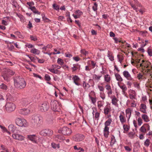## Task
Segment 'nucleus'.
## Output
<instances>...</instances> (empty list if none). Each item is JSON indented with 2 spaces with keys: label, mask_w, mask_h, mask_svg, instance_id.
Returning a JSON list of instances; mask_svg holds the SVG:
<instances>
[{
  "label": "nucleus",
  "mask_w": 152,
  "mask_h": 152,
  "mask_svg": "<svg viewBox=\"0 0 152 152\" xmlns=\"http://www.w3.org/2000/svg\"><path fill=\"white\" fill-rule=\"evenodd\" d=\"M58 132L62 133L64 135H68L72 132V130L66 126H64L58 130Z\"/></svg>",
  "instance_id": "obj_4"
},
{
  "label": "nucleus",
  "mask_w": 152,
  "mask_h": 152,
  "mask_svg": "<svg viewBox=\"0 0 152 152\" xmlns=\"http://www.w3.org/2000/svg\"><path fill=\"white\" fill-rule=\"evenodd\" d=\"M47 122L49 124H51L53 123V121L52 119L47 120Z\"/></svg>",
  "instance_id": "obj_56"
},
{
  "label": "nucleus",
  "mask_w": 152,
  "mask_h": 152,
  "mask_svg": "<svg viewBox=\"0 0 152 152\" xmlns=\"http://www.w3.org/2000/svg\"><path fill=\"white\" fill-rule=\"evenodd\" d=\"M42 19L45 22H48L50 21V20L45 16L44 14H42Z\"/></svg>",
  "instance_id": "obj_29"
},
{
  "label": "nucleus",
  "mask_w": 152,
  "mask_h": 152,
  "mask_svg": "<svg viewBox=\"0 0 152 152\" xmlns=\"http://www.w3.org/2000/svg\"><path fill=\"white\" fill-rule=\"evenodd\" d=\"M51 145L52 148H60L59 144H55V143L52 142L51 143Z\"/></svg>",
  "instance_id": "obj_26"
},
{
  "label": "nucleus",
  "mask_w": 152,
  "mask_h": 152,
  "mask_svg": "<svg viewBox=\"0 0 152 152\" xmlns=\"http://www.w3.org/2000/svg\"><path fill=\"white\" fill-rule=\"evenodd\" d=\"M124 148L126 151H130L131 150V149L128 146H125L124 147Z\"/></svg>",
  "instance_id": "obj_58"
},
{
  "label": "nucleus",
  "mask_w": 152,
  "mask_h": 152,
  "mask_svg": "<svg viewBox=\"0 0 152 152\" xmlns=\"http://www.w3.org/2000/svg\"><path fill=\"white\" fill-rule=\"evenodd\" d=\"M31 108H23L20 109L19 111L20 113L24 115H26L30 112Z\"/></svg>",
  "instance_id": "obj_9"
},
{
  "label": "nucleus",
  "mask_w": 152,
  "mask_h": 152,
  "mask_svg": "<svg viewBox=\"0 0 152 152\" xmlns=\"http://www.w3.org/2000/svg\"><path fill=\"white\" fill-rule=\"evenodd\" d=\"M52 66L53 67L56 68L58 69H60L61 68V67L60 66L57 65H53Z\"/></svg>",
  "instance_id": "obj_63"
},
{
  "label": "nucleus",
  "mask_w": 152,
  "mask_h": 152,
  "mask_svg": "<svg viewBox=\"0 0 152 152\" xmlns=\"http://www.w3.org/2000/svg\"><path fill=\"white\" fill-rule=\"evenodd\" d=\"M72 79L73 80L74 83L77 86H79L80 85V83L78 82V81L80 80V78L77 75H75L72 78Z\"/></svg>",
  "instance_id": "obj_15"
},
{
  "label": "nucleus",
  "mask_w": 152,
  "mask_h": 152,
  "mask_svg": "<svg viewBox=\"0 0 152 152\" xmlns=\"http://www.w3.org/2000/svg\"><path fill=\"white\" fill-rule=\"evenodd\" d=\"M105 81L107 82H109L110 80V76L108 74L104 76Z\"/></svg>",
  "instance_id": "obj_25"
},
{
  "label": "nucleus",
  "mask_w": 152,
  "mask_h": 152,
  "mask_svg": "<svg viewBox=\"0 0 152 152\" xmlns=\"http://www.w3.org/2000/svg\"><path fill=\"white\" fill-rule=\"evenodd\" d=\"M5 109L8 112H11L15 110L16 107L15 105L12 102H7L5 105Z\"/></svg>",
  "instance_id": "obj_5"
},
{
  "label": "nucleus",
  "mask_w": 152,
  "mask_h": 152,
  "mask_svg": "<svg viewBox=\"0 0 152 152\" xmlns=\"http://www.w3.org/2000/svg\"><path fill=\"white\" fill-rule=\"evenodd\" d=\"M118 86L122 89V92L123 93H124L125 92V91L127 90V88L124 84L123 86H121L119 84V83H118Z\"/></svg>",
  "instance_id": "obj_21"
},
{
  "label": "nucleus",
  "mask_w": 152,
  "mask_h": 152,
  "mask_svg": "<svg viewBox=\"0 0 152 152\" xmlns=\"http://www.w3.org/2000/svg\"><path fill=\"white\" fill-rule=\"evenodd\" d=\"M84 136L82 134H77L74 137V140L76 141H81L84 138Z\"/></svg>",
  "instance_id": "obj_10"
},
{
  "label": "nucleus",
  "mask_w": 152,
  "mask_h": 152,
  "mask_svg": "<svg viewBox=\"0 0 152 152\" xmlns=\"http://www.w3.org/2000/svg\"><path fill=\"white\" fill-rule=\"evenodd\" d=\"M50 107L49 103L45 102L42 103L40 107V110L42 112H45L47 111Z\"/></svg>",
  "instance_id": "obj_8"
},
{
  "label": "nucleus",
  "mask_w": 152,
  "mask_h": 152,
  "mask_svg": "<svg viewBox=\"0 0 152 152\" xmlns=\"http://www.w3.org/2000/svg\"><path fill=\"white\" fill-rule=\"evenodd\" d=\"M142 118L146 122H148L149 121V118L148 115L145 114H143L142 115Z\"/></svg>",
  "instance_id": "obj_22"
},
{
  "label": "nucleus",
  "mask_w": 152,
  "mask_h": 152,
  "mask_svg": "<svg viewBox=\"0 0 152 152\" xmlns=\"http://www.w3.org/2000/svg\"><path fill=\"white\" fill-rule=\"evenodd\" d=\"M83 85L85 89L86 88H88L90 87V85L88 83L86 84L85 81L83 82Z\"/></svg>",
  "instance_id": "obj_35"
},
{
  "label": "nucleus",
  "mask_w": 152,
  "mask_h": 152,
  "mask_svg": "<svg viewBox=\"0 0 152 152\" xmlns=\"http://www.w3.org/2000/svg\"><path fill=\"white\" fill-rule=\"evenodd\" d=\"M3 73L9 76L13 75L15 74L14 72H13L11 70L8 68H5L4 69L3 71Z\"/></svg>",
  "instance_id": "obj_11"
},
{
  "label": "nucleus",
  "mask_w": 152,
  "mask_h": 152,
  "mask_svg": "<svg viewBox=\"0 0 152 152\" xmlns=\"http://www.w3.org/2000/svg\"><path fill=\"white\" fill-rule=\"evenodd\" d=\"M42 121V118L39 115L33 116L32 121L33 125L36 127L39 126Z\"/></svg>",
  "instance_id": "obj_2"
},
{
  "label": "nucleus",
  "mask_w": 152,
  "mask_h": 152,
  "mask_svg": "<svg viewBox=\"0 0 152 152\" xmlns=\"http://www.w3.org/2000/svg\"><path fill=\"white\" fill-rule=\"evenodd\" d=\"M2 76L4 80L8 82L10 80V76L6 75L3 73Z\"/></svg>",
  "instance_id": "obj_24"
},
{
  "label": "nucleus",
  "mask_w": 152,
  "mask_h": 152,
  "mask_svg": "<svg viewBox=\"0 0 152 152\" xmlns=\"http://www.w3.org/2000/svg\"><path fill=\"white\" fill-rule=\"evenodd\" d=\"M117 100L115 96H114L112 100V103L113 104L116 105L117 104Z\"/></svg>",
  "instance_id": "obj_31"
},
{
  "label": "nucleus",
  "mask_w": 152,
  "mask_h": 152,
  "mask_svg": "<svg viewBox=\"0 0 152 152\" xmlns=\"http://www.w3.org/2000/svg\"><path fill=\"white\" fill-rule=\"evenodd\" d=\"M22 102L23 105L25 106L26 107L27 106L28 108L29 107L28 105L31 103L29 100L26 99H23Z\"/></svg>",
  "instance_id": "obj_14"
},
{
  "label": "nucleus",
  "mask_w": 152,
  "mask_h": 152,
  "mask_svg": "<svg viewBox=\"0 0 152 152\" xmlns=\"http://www.w3.org/2000/svg\"><path fill=\"white\" fill-rule=\"evenodd\" d=\"M115 142L116 140L115 138V137L113 136V137L111 138V141L110 142V145H111V146H112Z\"/></svg>",
  "instance_id": "obj_32"
},
{
  "label": "nucleus",
  "mask_w": 152,
  "mask_h": 152,
  "mask_svg": "<svg viewBox=\"0 0 152 152\" xmlns=\"http://www.w3.org/2000/svg\"><path fill=\"white\" fill-rule=\"evenodd\" d=\"M98 87L100 91H104V88L103 86H98Z\"/></svg>",
  "instance_id": "obj_59"
},
{
  "label": "nucleus",
  "mask_w": 152,
  "mask_h": 152,
  "mask_svg": "<svg viewBox=\"0 0 152 152\" xmlns=\"http://www.w3.org/2000/svg\"><path fill=\"white\" fill-rule=\"evenodd\" d=\"M51 109L55 112H59L60 107L58 102L55 100H52L50 102Z\"/></svg>",
  "instance_id": "obj_3"
},
{
  "label": "nucleus",
  "mask_w": 152,
  "mask_h": 152,
  "mask_svg": "<svg viewBox=\"0 0 152 152\" xmlns=\"http://www.w3.org/2000/svg\"><path fill=\"white\" fill-rule=\"evenodd\" d=\"M73 59L76 61H79L80 59V58L77 56L73 57Z\"/></svg>",
  "instance_id": "obj_60"
},
{
  "label": "nucleus",
  "mask_w": 152,
  "mask_h": 152,
  "mask_svg": "<svg viewBox=\"0 0 152 152\" xmlns=\"http://www.w3.org/2000/svg\"><path fill=\"white\" fill-rule=\"evenodd\" d=\"M124 130L126 131H128L129 129V128L128 126L127 125H124L123 126Z\"/></svg>",
  "instance_id": "obj_47"
},
{
  "label": "nucleus",
  "mask_w": 152,
  "mask_h": 152,
  "mask_svg": "<svg viewBox=\"0 0 152 152\" xmlns=\"http://www.w3.org/2000/svg\"><path fill=\"white\" fill-rule=\"evenodd\" d=\"M123 74L124 77L127 80H132L133 78L131 77V75L126 70L124 71L123 72Z\"/></svg>",
  "instance_id": "obj_13"
},
{
  "label": "nucleus",
  "mask_w": 152,
  "mask_h": 152,
  "mask_svg": "<svg viewBox=\"0 0 152 152\" xmlns=\"http://www.w3.org/2000/svg\"><path fill=\"white\" fill-rule=\"evenodd\" d=\"M109 128L107 126H105L104 128V137L107 138L108 137L109 132Z\"/></svg>",
  "instance_id": "obj_16"
},
{
  "label": "nucleus",
  "mask_w": 152,
  "mask_h": 152,
  "mask_svg": "<svg viewBox=\"0 0 152 152\" xmlns=\"http://www.w3.org/2000/svg\"><path fill=\"white\" fill-rule=\"evenodd\" d=\"M0 127L3 130L4 132H5V131H7V129L5 127L0 125Z\"/></svg>",
  "instance_id": "obj_57"
},
{
  "label": "nucleus",
  "mask_w": 152,
  "mask_h": 152,
  "mask_svg": "<svg viewBox=\"0 0 152 152\" xmlns=\"http://www.w3.org/2000/svg\"><path fill=\"white\" fill-rule=\"evenodd\" d=\"M45 79L47 81H49L50 80L51 78L48 75L46 74L45 75Z\"/></svg>",
  "instance_id": "obj_39"
},
{
  "label": "nucleus",
  "mask_w": 152,
  "mask_h": 152,
  "mask_svg": "<svg viewBox=\"0 0 152 152\" xmlns=\"http://www.w3.org/2000/svg\"><path fill=\"white\" fill-rule=\"evenodd\" d=\"M115 77L116 80L117 81L120 82H122L123 81V79L119 74H115Z\"/></svg>",
  "instance_id": "obj_19"
},
{
  "label": "nucleus",
  "mask_w": 152,
  "mask_h": 152,
  "mask_svg": "<svg viewBox=\"0 0 152 152\" xmlns=\"http://www.w3.org/2000/svg\"><path fill=\"white\" fill-rule=\"evenodd\" d=\"M150 140L147 139L144 142V144L146 146L148 147L150 145Z\"/></svg>",
  "instance_id": "obj_34"
},
{
  "label": "nucleus",
  "mask_w": 152,
  "mask_h": 152,
  "mask_svg": "<svg viewBox=\"0 0 152 152\" xmlns=\"http://www.w3.org/2000/svg\"><path fill=\"white\" fill-rule=\"evenodd\" d=\"M112 121V119L111 118L108 119L107 121L104 123V125L106 126H109Z\"/></svg>",
  "instance_id": "obj_23"
},
{
  "label": "nucleus",
  "mask_w": 152,
  "mask_h": 152,
  "mask_svg": "<svg viewBox=\"0 0 152 152\" xmlns=\"http://www.w3.org/2000/svg\"><path fill=\"white\" fill-rule=\"evenodd\" d=\"M8 129L10 131L14 132L16 129V127L14 126L13 125L10 124L8 126Z\"/></svg>",
  "instance_id": "obj_20"
},
{
  "label": "nucleus",
  "mask_w": 152,
  "mask_h": 152,
  "mask_svg": "<svg viewBox=\"0 0 152 152\" xmlns=\"http://www.w3.org/2000/svg\"><path fill=\"white\" fill-rule=\"evenodd\" d=\"M143 75H142L141 73H139L138 75V76H137V77L138 78V79H141L142 78V77H143Z\"/></svg>",
  "instance_id": "obj_64"
},
{
  "label": "nucleus",
  "mask_w": 152,
  "mask_h": 152,
  "mask_svg": "<svg viewBox=\"0 0 152 152\" xmlns=\"http://www.w3.org/2000/svg\"><path fill=\"white\" fill-rule=\"evenodd\" d=\"M147 52L148 54V55L151 56H152V50L150 48H148V50H147Z\"/></svg>",
  "instance_id": "obj_45"
},
{
  "label": "nucleus",
  "mask_w": 152,
  "mask_h": 152,
  "mask_svg": "<svg viewBox=\"0 0 152 152\" xmlns=\"http://www.w3.org/2000/svg\"><path fill=\"white\" fill-rule=\"evenodd\" d=\"M33 75L34 76L36 77H38L40 79H41L42 78V77L38 75L37 74L35 73H33Z\"/></svg>",
  "instance_id": "obj_55"
},
{
  "label": "nucleus",
  "mask_w": 152,
  "mask_h": 152,
  "mask_svg": "<svg viewBox=\"0 0 152 152\" xmlns=\"http://www.w3.org/2000/svg\"><path fill=\"white\" fill-rule=\"evenodd\" d=\"M140 131L143 132H146V129L143 126H142L140 129Z\"/></svg>",
  "instance_id": "obj_41"
},
{
  "label": "nucleus",
  "mask_w": 152,
  "mask_h": 152,
  "mask_svg": "<svg viewBox=\"0 0 152 152\" xmlns=\"http://www.w3.org/2000/svg\"><path fill=\"white\" fill-rule=\"evenodd\" d=\"M12 137L14 139L22 141L23 140L24 137L20 134H14L12 135Z\"/></svg>",
  "instance_id": "obj_12"
},
{
  "label": "nucleus",
  "mask_w": 152,
  "mask_h": 152,
  "mask_svg": "<svg viewBox=\"0 0 152 152\" xmlns=\"http://www.w3.org/2000/svg\"><path fill=\"white\" fill-rule=\"evenodd\" d=\"M35 135H28V138L30 140L37 143L36 141L35 140Z\"/></svg>",
  "instance_id": "obj_18"
},
{
  "label": "nucleus",
  "mask_w": 152,
  "mask_h": 152,
  "mask_svg": "<svg viewBox=\"0 0 152 152\" xmlns=\"http://www.w3.org/2000/svg\"><path fill=\"white\" fill-rule=\"evenodd\" d=\"M105 87L106 88V89L107 90L110 91L111 89V86L109 85H106L105 86Z\"/></svg>",
  "instance_id": "obj_50"
},
{
  "label": "nucleus",
  "mask_w": 152,
  "mask_h": 152,
  "mask_svg": "<svg viewBox=\"0 0 152 152\" xmlns=\"http://www.w3.org/2000/svg\"><path fill=\"white\" fill-rule=\"evenodd\" d=\"M137 121L139 126H141L142 123V120L140 118V117L138 118L137 120Z\"/></svg>",
  "instance_id": "obj_42"
},
{
  "label": "nucleus",
  "mask_w": 152,
  "mask_h": 152,
  "mask_svg": "<svg viewBox=\"0 0 152 152\" xmlns=\"http://www.w3.org/2000/svg\"><path fill=\"white\" fill-rule=\"evenodd\" d=\"M56 137L60 140H64V137L63 136L60 135H56Z\"/></svg>",
  "instance_id": "obj_48"
},
{
  "label": "nucleus",
  "mask_w": 152,
  "mask_h": 152,
  "mask_svg": "<svg viewBox=\"0 0 152 152\" xmlns=\"http://www.w3.org/2000/svg\"><path fill=\"white\" fill-rule=\"evenodd\" d=\"M39 63H43L45 61V60L43 59H40L39 58H37Z\"/></svg>",
  "instance_id": "obj_54"
},
{
  "label": "nucleus",
  "mask_w": 152,
  "mask_h": 152,
  "mask_svg": "<svg viewBox=\"0 0 152 152\" xmlns=\"http://www.w3.org/2000/svg\"><path fill=\"white\" fill-rule=\"evenodd\" d=\"M100 97L103 99H104L105 98V95L104 93L101 92L100 93Z\"/></svg>",
  "instance_id": "obj_51"
},
{
  "label": "nucleus",
  "mask_w": 152,
  "mask_h": 152,
  "mask_svg": "<svg viewBox=\"0 0 152 152\" xmlns=\"http://www.w3.org/2000/svg\"><path fill=\"white\" fill-rule=\"evenodd\" d=\"M98 6L96 2L94 3V6L92 7L93 10L94 11H96L97 10V7Z\"/></svg>",
  "instance_id": "obj_36"
},
{
  "label": "nucleus",
  "mask_w": 152,
  "mask_h": 152,
  "mask_svg": "<svg viewBox=\"0 0 152 152\" xmlns=\"http://www.w3.org/2000/svg\"><path fill=\"white\" fill-rule=\"evenodd\" d=\"M37 49H36L35 48H34L33 49H31L30 51V52L31 53L34 54H36V53H37Z\"/></svg>",
  "instance_id": "obj_52"
},
{
  "label": "nucleus",
  "mask_w": 152,
  "mask_h": 152,
  "mask_svg": "<svg viewBox=\"0 0 152 152\" xmlns=\"http://www.w3.org/2000/svg\"><path fill=\"white\" fill-rule=\"evenodd\" d=\"M7 88V86L4 83H2L1 85H0V88L6 90Z\"/></svg>",
  "instance_id": "obj_30"
},
{
  "label": "nucleus",
  "mask_w": 152,
  "mask_h": 152,
  "mask_svg": "<svg viewBox=\"0 0 152 152\" xmlns=\"http://www.w3.org/2000/svg\"><path fill=\"white\" fill-rule=\"evenodd\" d=\"M30 38L31 40H34V41H36L37 40L36 37H34L32 35L30 36Z\"/></svg>",
  "instance_id": "obj_46"
},
{
  "label": "nucleus",
  "mask_w": 152,
  "mask_h": 152,
  "mask_svg": "<svg viewBox=\"0 0 152 152\" xmlns=\"http://www.w3.org/2000/svg\"><path fill=\"white\" fill-rule=\"evenodd\" d=\"M121 122L122 123H124L126 121V120L124 118L123 116L121 115L120 114L119 116Z\"/></svg>",
  "instance_id": "obj_28"
},
{
  "label": "nucleus",
  "mask_w": 152,
  "mask_h": 152,
  "mask_svg": "<svg viewBox=\"0 0 152 152\" xmlns=\"http://www.w3.org/2000/svg\"><path fill=\"white\" fill-rule=\"evenodd\" d=\"M14 85L17 88L22 89L25 88L26 83L24 78L20 76H17L13 78Z\"/></svg>",
  "instance_id": "obj_1"
},
{
  "label": "nucleus",
  "mask_w": 152,
  "mask_h": 152,
  "mask_svg": "<svg viewBox=\"0 0 152 152\" xmlns=\"http://www.w3.org/2000/svg\"><path fill=\"white\" fill-rule=\"evenodd\" d=\"M81 53L85 56L87 54H88V52H87L85 49H82L81 50Z\"/></svg>",
  "instance_id": "obj_43"
},
{
  "label": "nucleus",
  "mask_w": 152,
  "mask_h": 152,
  "mask_svg": "<svg viewBox=\"0 0 152 152\" xmlns=\"http://www.w3.org/2000/svg\"><path fill=\"white\" fill-rule=\"evenodd\" d=\"M28 9L31 10L32 12L35 14H37L38 15H40L41 13L39 12L36 9L35 7H29Z\"/></svg>",
  "instance_id": "obj_17"
},
{
  "label": "nucleus",
  "mask_w": 152,
  "mask_h": 152,
  "mask_svg": "<svg viewBox=\"0 0 152 152\" xmlns=\"http://www.w3.org/2000/svg\"><path fill=\"white\" fill-rule=\"evenodd\" d=\"M99 113L97 112L95 113V118H98L99 117Z\"/></svg>",
  "instance_id": "obj_62"
},
{
  "label": "nucleus",
  "mask_w": 152,
  "mask_h": 152,
  "mask_svg": "<svg viewBox=\"0 0 152 152\" xmlns=\"http://www.w3.org/2000/svg\"><path fill=\"white\" fill-rule=\"evenodd\" d=\"M27 56L29 58H30V60H31V61H33L34 62H35V60L36 59L34 57H31L29 55H27Z\"/></svg>",
  "instance_id": "obj_40"
},
{
  "label": "nucleus",
  "mask_w": 152,
  "mask_h": 152,
  "mask_svg": "<svg viewBox=\"0 0 152 152\" xmlns=\"http://www.w3.org/2000/svg\"><path fill=\"white\" fill-rule=\"evenodd\" d=\"M53 7L54 9L55 10H57L59 9V6L57 5H56L55 4H53Z\"/></svg>",
  "instance_id": "obj_38"
},
{
  "label": "nucleus",
  "mask_w": 152,
  "mask_h": 152,
  "mask_svg": "<svg viewBox=\"0 0 152 152\" xmlns=\"http://www.w3.org/2000/svg\"><path fill=\"white\" fill-rule=\"evenodd\" d=\"M15 122L17 125L20 126L26 127L27 125L26 121L24 119L17 118L15 120Z\"/></svg>",
  "instance_id": "obj_6"
},
{
  "label": "nucleus",
  "mask_w": 152,
  "mask_h": 152,
  "mask_svg": "<svg viewBox=\"0 0 152 152\" xmlns=\"http://www.w3.org/2000/svg\"><path fill=\"white\" fill-rule=\"evenodd\" d=\"M131 111V110L129 108L127 109L126 110V115L129 114V118L131 116L132 114Z\"/></svg>",
  "instance_id": "obj_27"
},
{
  "label": "nucleus",
  "mask_w": 152,
  "mask_h": 152,
  "mask_svg": "<svg viewBox=\"0 0 152 152\" xmlns=\"http://www.w3.org/2000/svg\"><path fill=\"white\" fill-rule=\"evenodd\" d=\"M141 107L140 109H145L147 108L146 105L143 104H141L140 105Z\"/></svg>",
  "instance_id": "obj_44"
},
{
  "label": "nucleus",
  "mask_w": 152,
  "mask_h": 152,
  "mask_svg": "<svg viewBox=\"0 0 152 152\" xmlns=\"http://www.w3.org/2000/svg\"><path fill=\"white\" fill-rule=\"evenodd\" d=\"M53 134V131L49 129H45L40 131L39 134L43 136H46L52 135Z\"/></svg>",
  "instance_id": "obj_7"
},
{
  "label": "nucleus",
  "mask_w": 152,
  "mask_h": 152,
  "mask_svg": "<svg viewBox=\"0 0 152 152\" xmlns=\"http://www.w3.org/2000/svg\"><path fill=\"white\" fill-rule=\"evenodd\" d=\"M102 75H97L95 74L94 75L93 77V79H94L96 80H99L100 79V77H102Z\"/></svg>",
  "instance_id": "obj_33"
},
{
  "label": "nucleus",
  "mask_w": 152,
  "mask_h": 152,
  "mask_svg": "<svg viewBox=\"0 0 152 152\" xmlns=\"http://www.w3.org/2000/svg\"><path fill=\"white\" fill-rule=\"evenodd\" d=\"M26 4L28 6H30V5H34V3L33 1L27 2Z\"/></svg>",
  "instance_id": "obj_61"
},
{
  "label": "nucleus",
  "mask_w": 152,
  "mask_h": 152,
  "mask_svg": "<svg viewBox=\"0 0 152 152\" xmlns=\"http://www.w3.org/2000/svg\"><path fill=\"white\" fill-rule=\"evenodd\" d=\"M90 98L91 100L92 103L93 104H94L96 102V99L95 98H94L92 97H90Z\"/></svg>",
  "instance_id": "obj_53"
},
{
  "label": "nucleus",
  "mask_w": 152,
  "mask_h": 152,
  "mask_svg": "<svg viewBox=\"0 0 152 152\" xmlns=\"http://www.w3.org/2000/svg\"><path fill=\"white\" fill-rule=\"evenodd\" d=\"M57 63L61 65H62L64 62L63 60L61 58H58L57 60Z\"/></svg>",
  "instance_id": "obj_37"
},
{
  "label": "nucleus",
  "mask_w": 152,
  "mask_h": 152,
  "mask_svg": "<svg viewBox=\"0 0 152 152\" xmlns=\"http://www.w3.org/2000/svg\"><path fill=\"white\" fill-rule=\"evenodd\" d=\"M109 112V109L108 108H106L104 109V113L105 114H107Z\"/></svg>",
  "instance_id": "obj_49"
}]
</instances>
